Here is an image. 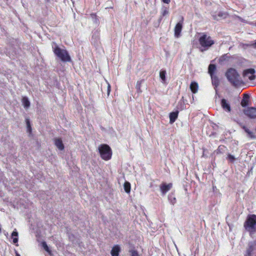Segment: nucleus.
<instances>
[{
  "mask_svg": "<svg viewBox=\"0 0 256 256\" xmlns=\"http://www.w3.org/2000/svg\"><path fill=\"white\" fill-rule=\"evenodd\" d=\"M52 50L54 54L62 62H68L71 60L68 51L64 48H60L55 43L52 46Z\"/></svg>",
  "mask_w": 256,
  "mask_h": 256,
  "instance_id": "obj_1",
  "label": "nucleus"
},
{
  "mask_svg": "<svg viewBox=\"0 0 256 256\" xmlns=\"http://www.w3.org/2000/svg\"><path fill=\"white\" fill-rule=\"evenodd\" d=\"M226 76L228 80L234 86H240L242 83L240 75L234 68H230L226 73Z\"/></svg>",
  "mask_w": 256,
  "mask_h": 256,
  "instance_id": "obj_2",
  "label": "nucleus"
},
{
  "mask_svg": "<svg viewBox=\"0 0 256 256\" xmlns=\"http://www.w3.org/2000/svg\"><path fill=\"white\" fill-rule=\"evenodd\" d=\"M98 151L102 159L108 160L112 158V152L110 147L106 144H102L98 147Z\"/></svg>",
  "mask_w": 256,
  "mask_h": 256,
  "instance_id": "obj_3",
  "label": "nucleus"
},
{
  "mask_svg": "<svg viewBox=\"0 0 256 256\" xmlns=\"http://www.w3.org/2000/svg\"><path fill=\"white\" fill-rule=\"evenodd\" d=\"M256 216L254 214L250 216L248 218L244 224V227L246 229L250 232H254L256 229Z\"/></svg>",
  "mask_w": 256,
  "mask_h": 256,
  "instance_id": "obj_4",
  "label": "nucleus"
},
{
  "mask_svg": "<svg viewBox=\"0 0 256 256\" xmlns=\"http://www.w3.org/2000/svg\"><path fill=\"white\" fill-rule=\"evenodd\" d=\"M199 42L200 46L204 48V50H207L214 44V41L211 37L205 34H203L200 38Z\"/></svg>",
  "mask_w": 256,
  "mask_h": 256,
  "instance_id": "obj_5",
  "label": "nucleus"
},
{
  "mask_svg": "<svg viewBox=\"0 0 256 256\" xmlns=\"http://www.w3.org/2000/svg\"><path fill=\"white\" fill-rule=\"evenodd\" d=\"M255 70L253 68H250L245 70L243 73V76L245 78H248L250 80H252L255 79Z\"/></svg>",
  "mask_w": 256,
  "mask_h": 256,
  "instance_id": "obj_6",
  "label": "nucleus"
},
{
  "mask_svg": "<svg viewBox=\"0 0 256 256\" xmlns=\"http://www.w3.org/2000/svg\"><path fill=\"white\" fill-rule=\"evenodd\" d=\"M244 114L250 118H256V108H248L244 110Z\"/></svg>",
  "mask_w": 256,
  "mask_h": 256,
  "instance_id": "obj_7",
  "label": "nucleus"
},
{
  "mask_svg": "<svg viewBox=\"0 0 256 256\" xmlns=\"http://www.w3.org/2000/svg\"><path fill=\"white\" fill-rule=\"evenodd\" d=\"M172 187V184L170 183L166 184V183L162 184L160 186V190L162 195L166 194L170 190Z\"/></svg>",
  "mask_w": 256,
  "mask_h": 256,
  "instance_id": "obj_8",
  "label": "nucleus"
},
{
  "mask_svg": "<svg viewBox=\"0 0 256 256\" xmlns=\"http://www.w3.org/2000/svg\"><path fill=\"white\" fill-rule=\"evenodd\" d=\"M256 244L254 242H250L248 244V247L247 248L244 256H252V252L255 249Z\"/></svg>",
  "mask_w": 256,
  "mask_h": 256,
  "instance_id": "obj_9",
  "label": "nucleus"
},
{
  "mask_svg": "<svg viewBox=\"0 0 256 256\" xmlns=\"http://www.w3.org/2000/svg\"><path fill=\"white\" fill-rule=\"evenodd\" d=\"M182 29V23L178 22L174 28V36L176 38H179Z\"/></svg>",
  "mask_w": 256,
  "mask_h": 256,
  "instance_id": "obj_10",
  "label": "nucleus"
},
{
  "mask_svg": "<svg viewBox=\"0 0 256 256\" xmlns=\"http://www.w3.org/2000/svg\"><path fill=\"white\" fill-rule=\"evenodd\" d=\"M120 250V248L118 245L114 246L110 252L112 256H118Z\"/></svg>",
  "mask_w": 256,
  "mask_h": 256,
  "instance_id": "obj_11",
  "label": "nucleus"
},
{
  "mask_svg": "<svg viewBox=\"0 0 256 256\" xmlns=\"http://www.w3.org/2000/svg\"><path fill=\"white\" fill-rule=\"evenodd\" d=\"M178 116V112H174L170 114V124H173Z\"/></svg>",
  "mask_w": 256,
  "mask_h": 256,
  "instance_id": "obj_12",
  "label": "nucleus"
},
{
  "mask_svg": "<svg viewBox=\"0 0 256 256\" xmlns=\"http://www.w3.org/2000/svg\"><path fill=\"white\" fill-rule=\"evenodd\" d=\"M54 144L60 150L64 149V146L62 140L60 138H56L54 140Z\"/></svg>",
  "mask_w": 256,
  "mask_h": 256,
  "instance_id": "obj_13",
  "label": "nucleus"
},
{
  "mask_svg": "<svg viewBox=\"0 0 256 256\" xmlns=\"http://www.w3.org/2000/svg\"><path fill=\"white\" fill-rule=\"evenodd\" d=\"M222 106V108L230 112V106L228 103L227 102L226 100L225 99H222L221 102Z\"/></svg>",
  "mask_w": 256,
  "mask_h": 256,
  "instance_id": "obj_14",
  "label": "nucleus"
},
{
  "mask_svg": "<svg viewBox=\"0 0 256 256\" xmlns=\"http://www.w3.org/2000/svg\"><path fill=\"white\" fill-rule=\"evenodd\" d=\"M198 88V86L197 82H191L190 85V89L194 94H196L197 92Z\"/></svg>",
  "mask_w": 256,
  "mask_h": 256,
  "instance_id": "obj_15",
  "label": "nucleus"
},
{
  "mask_svg": "<svg viewBox=\"0 0 256 256\" xmlns=\"http://www.w3.org/2000/svg\"><path fill=\"white\" fill-rule=\"evenodd\" d=\"M12 238H13V242L14 244H16V246H18L16 244L18 242V232L15 229L12 234Z\"/></svg>",
  "mask_w": 256,
  "mask_h": 256,
  "instance_id": "obj_16",
  "label": "nucleus"
},
{
  "mask_svg": "<svg viewBox=\"0 0 256 256\" xmlns=\"http://www.w3.org/2000/svg\"><path fill=\"white\" fill-rule=\"evenodd\" d=\"M248 96L247 94H244V98L241 102V105L242 107H246L248 105Z\"/></svg>",
  "mask_w": 256,
  "mask_h": 256,
  "instance_id": "obj_17",
  "label": "nucleus"
},
{
  "mask_svg": "<svg viewBox=\"0 0 256 256\" xmlns=\"http://www.w3.org/2000/svg\"><path fill=\"white\" fill-rule=\"evenodd\" d=\"M124 188L126 192L129 194L130 192V184L128 182H126L124 184Z\"/></svg>",
  "mask_w": 256,
  "mask_h": 256,
  "instance_id": "obj_18",
  "label": "nucleus"
},
{
  "mask_svg": "<svg viewBox=\"0 0 256 256\" xmlns=\"http://www.w3.org/2000/svg\"><path fill=\"white\" fill-rule=\"evenodd\" d=\"M22 104L24 108H28L30 106V102L26 97H24L22 99Z\"/></svg>",
  "mask_w": 256,
  "mask_h": 256,
  "instance_id": "obj_19",
  "label": "nucleus"
},
{
  "mask_svg": "<svg viewBox=\"0 0 256 256\" xmlns=\"http://www.w3.org/2000/svg\"><path fill=\"white\" fill-rule=\"evenodd\" d=\"M216 69V66L213 64H210L208 66V73L210 76H214V73Z\"/></svg>",
  "mask_w": 256,
  "mask_h": 256,
  "instance_id": "obj_20",
  "label": "nucleus"
},
{
  "mask_svg": "<svg viewBox=\"0 0 256 256\" xmlns=\"http://www.w3.org/2000/svg\"><path fill=\"white\" fill-rule=\"evenodd\" d=\"M166 72L165 70H160V76L162 80V82L164 83L166 81Z\"/></svg>",
  "mask_w": 256,
  "mask_h": 256,
  "instance_id": "obj_21",
  "label": "nucleus"
},
{
  "mask_svg": "<svg viewBox=\"0 0 256 256\" xmlns=\"http://www.w3.org/2000/svg\"><path fill=\"white\" fill-rule=\"evenodd\" d=\"M211 78L213 85L216 87L218 85V78L214 76H211Z\"/></svg>",
  "mask_w": 256,
  "mask_h": 256,
  "instance_id": "obj_22",
  "label": "nucleus"
},
{
  "mask_svg": "<svg viewBox=\"0 0 256 256\" xmlns=\"http://www.w3.org/2000/svg\"><path fill=\"white\" fill-rule=\"evenodd\" d=\"M170 202L172 204H174L176 202V198L173 196L172 194L169 195L168 196Z\"/></svg>",
  "mask_w": 256,
  "mask_h": 256,
  "instance_id": "obj_23",
  "label": "nucleus"
},
{
  "mask_svg": "<svg viewBox=\"0 0 256 256\" xmlns=\"http://www.w3.org/2000/svg\"><path fill=\"white\" fill-rule=\"evenodd\" d=\"M142 80H139V81H138L136 82V89L137 90L138 92H142V90H140V87H141V84H142Z\"/></svg>",
  "mask_w": 256,
  "mask_h": 256,
  "instance_id": "obj_24",
  "label": "nucleus"
},
{
  "mask_svg": "<svg viewBox=\"0 0 256 256\" xmlns=\"http://www.w3.org/2000/svg\"><path fill=\"white\" fill-rule=\"evenodd\" d=\"M227 14L222 12H220L218 14V16L220 18H226V17Z\"/></svg>",
  "mask_w": 256,
  "mask_h": 256,
  "instance_id": "obj_25",
  "label": "nucleus"
},
{
  "mask_svg": "<svg viewBox=\"0 0 256 256\" xmlns=\"http://www.w3.org/2000/svg\"><path fill=\"white\" fill-rule=\"evenodd\" d=\"M248 136L250 138H255L256 136L254 134L253 132H251L250 130H248L247 132Z\"/></svg>",
  "mask_w": 256,
  "mask_h": 256,
  "instance_id": "obj_26",
  "label": "nucleus"
},
{
  "mask_svg": "<svg viewBox=\"0 0 256 256\" xmlns=\"http://www.w3.org/2000/svg\"><path fill=\"white\" fill-rule=\"evenodd\" d=\"M228 159L232 162H233L236 160L234 156L230 154H228Z\"/></svg>",
  "mask_w": 256,
  "mask_h": 256,
  "instance_id": "obj_27",
  "label": "nucleus"
},
{
  "mask_svg": "<svg viewBox=\"0 0 256 256\" xmlns=\"http://www.w3.org/2000/svg\"><path fill=\"white\" fill-rule=\"evenodd\" d=\"M42 246H43V248H44V249L46 251L48 252H49L50 254V252L49 250V248L46 244V242H43L42 244Z\"/></svg>",
  "mask_w": 256,
  "mask_h": 256,
  "instance_id": "obj_28",
  "label": "nucleus"
},
{
  "mask_svg": "<svg viewBox=\"0 0 256 256\" xmlns=\"http://www.w3.org/2000/svg\"><path fill=\"white\" fill-rule=\"evenodd\" d=\"M42 246H43V248H44V249L46 251L48 252H49L50 254V252L49 250V248L46 244V242H43L42 244Z\"/></svg>",
  "mask_w": 256,
  "mask_h": 256,
  "instance_id": "obj_29",
  "label": "nucleus"
},
{
  "mask_svg": "<svg viewBox=\"0 0 256 256\" xmlns=\"http://www.w3.org/2000/svg\"><path fill=\"white\" fill-rule=\"evenodd\" d=\"M168 10L166 8H163L162 11V14L163 16L168 14Z\"/></svg>",
  "mask_w": 256,
  "mask_h": 256,
  "instance_id": "obj_30",
  "label": "nucleus"
},
{
  "mask_svg": "<svg viewBox=\"0 0 256 256\" xmlns=\"http://www.w3.org/2000/svg\"><path fill=\"white\" fill-rule=\"evenodd\" d=\"M131 253V256H139L138 252L134 250H132L130 251Z\"/></svg>",
  "mask_w": 256,
  "mask_h": 256,
  "instance_id": "obj_31",
  "label": "nucleus"
},
{
  "mask_svg": "<svg viewBox=\"0 0 256 256\" xmlns=\"http://www.w3.org/2000/svg\"><path fill=\"white\" fill-rule=\"evenodd\" d=\"M248 46H252L254 48H256V40L254 43L250 44Z\"/></svg>",
  "mask_w": 256,
  "mask_h": 256,
  "instance_id": "obj_32",
  "label": "nucleus"
},
{
  "mask_svg": "<svg viewBox=\"0 0 256 256\" xmlns=\"http://www.w3.org/2000/svg\"><path fill=\"white\" fill-rule=\"evenodd\" d=\"M225 147L224 146H218V150L220 152L224 149Z\"/></svg>",
  "mask_w": 256,
  "mask_h": 256,
  "instance_id": "obj_33",
  "label": "nucleus"
},
{
  "mask_svg": "<svg viewBox=\"0 0 256 256\" xmlns=\"http://www.w3.org/2000/svg\"><path fill=\"white\" fill-rule=\"evenodd\" d=\"M26 122L27 127L30 130V122L29 120L28 119H26Z\"/></svg>",
  "mask_w": 256,
  "mask_h": 256,
  "instance_id": "obj_34",
  "label": "nucleus"
},
{
  "mask_svg": "<svg viewBox=\"0 0 256 256\" xmlns=\"http://www.w3.org/2000/svg\"><path fill=\"white\" fill-rule=\"evenodd\" d=\"M108 95L110 92V86L109 84H108Z\"/></svg>",
  "mask_w": 256,
  "mask_h": 256,
  "instance_id": "obj_35",
  "label": "nucleus"
},
{
  "mask_svg": "<svg viewBox=\"0 0 256 256\" xmlns=\"http://www.w3.org/2000/svg\"><path fill=\"white\" fill-rule=\"evenodd\" d=\"M162 2L166 4H168L170 2V0H162Z\"/></svg>",
  "mask_w": 256,
  "mask_h": 256,
  "instance_id": "obj_36",
  "label": "nucleus"
},
{
  "mask_svg": "<svg viewBox=\"0 0 256 256\" xmlns=\"http://www.w3.org/2000/svg\"><path fill=\"white\" fill-rule=\"evenodd\" d=\"M243 129L244 130V131L247 132L249 130V129L248 128H247L246 126H244L242 127Z\"/></svg>",
  "mask_w": 256,
  "mask_h": 256,
  "instance_id": "obj_37",
  "label": "nucleus"
},
{
  "mask_svg": "<svg viewBox=\"0 0 256 256\" xmlns=\"http://www.w3.org/2000/svg\"><path fill=\"white\" fill-rule=\"evenodd\" d=\"M212 16H213V18H214V20H218V18L216 15L213 14V15H212Z\"/></svg>",
  "mask_w": 256,
  "mask_h": 256,
  "instance_id": "obj_38",
  "label": "nucleus"
},
{
  "mask_svg": "<svg viewBox=\"0 0 256 256\" xmlns=\"http://www.w3.org/2000/svg\"><path fill=\"white\" fill-rule=\"evenodd\" d=\"M16 256H20L19 254H18V252H16Z\"/></svg>",
  "mask_w": 256,
  "mask_h": 256,
  "instance_id": "obj_39",
  "label": "nucleus"
},
{
  "mask_svg": "<svg viewBox=\"0 0 256 256\" xmlns=\"http://www.w3.org/2000/svg\"><path fill=\"white\" fill-rule=\"evenodd\" d=\"M255 25L256 26V24Z\"/></svg>",
  "mask_w": 256,
  "mask_h": 256,
  "instance_id": "obj_40",
  "label": "nucleus"
}]
</instances>
